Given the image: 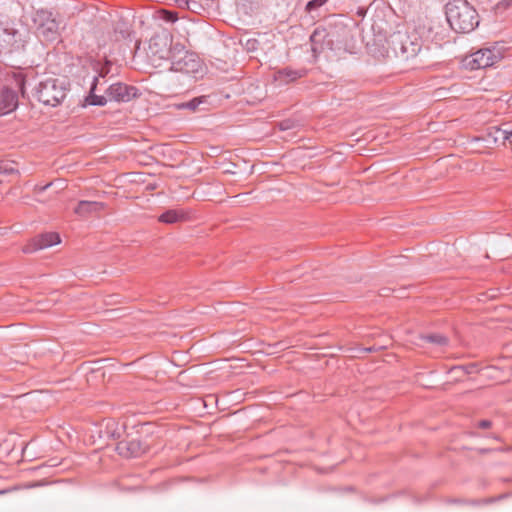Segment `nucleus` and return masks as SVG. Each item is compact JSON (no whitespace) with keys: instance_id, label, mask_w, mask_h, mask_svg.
<instances>
[{"instance_id":"9","label":"nucleus","mask_w":512,"mask_h":512,"mask_svg":"<svg viewBox=\"0 0 512 512\" xmlns=\"http://www.w3.org/2000/svg\"><path fill=\"white\" fill-rule=\"evenodd\" d=\"M104 209V204L97 201H80L74 209V213L80 217H88Z\"/></svg>"},{"instance_id":"4","label":"nucleus","mask_w":512,"mask_h":512,"mask_svg":"<svg viewBox=\"0 0 512 512\" xmlns=\"http://www.w3.org/2000/svg\"><path fill=\"white\" fill-rule=\"evenodd\" d=\"M502 58L501 52L495 47H487L477 50L466 57L467 66L470 69H482L490 67Z\"/></svg>"},{"instance_id":"11","label":"nucleus","mask_w":512,"mask_h":512,"mask_svg":"<svg viewBox=\"0 0 512 512\" xmlns=\"http://www.w3.org/2000/svg\"><path fill=\"white\" fill-rule=\"evenodd\" d=\"M188 219V213L183 209H170L162 213L158 220L166 224L184 222Z\"/></svg>"},{"instance_id":"14","label":"nucleus","mask_w":512,"mask_h":512,"mask_svg":"<svg viewBox=\"0 0 512 512\" xmlns=\"http://www.w3.org/2000/svg\"><path fill=\"white\" fill-rule=\"evenodd\" d=\"M98 84V78H95L94 79V82L92 84V87H91V91H90V94L89 96L87 97V101L89 102V104L91 105H99V106H103L107 103V99L105 96H99V95H95L94 94V90L96 88Z\"/></svg>"},{"instance_id":"7","label":"nucleus","mask_w":512,"mask_h":512,"mask_svg":"<svg viewBox=\"0 0 512 512\" xmlns=\"http://www.w3.org/2000/svg\"><path fill=\"white\" fill-rule=\"evenodd\" d=\"M138 89L121 82L114 83L107 89L110 99L118 102H128L137 96Z\"/></svg>"},{"instance_id":"15","label":"nucleus","mask_w":512,"mask_h":512,"mask_svg":"<svg viewBox=\"0 0 512 512\" xmlns=\"http://www.w3.org/2000/svg\"><path fill=\"white\" fill-rule=\"evenodd\" d=\"M205 102V97H196L188 102H184L177 105L178 109H188L192 112H195L200 104Z\"/></svg>"},{"instance_id":"1","label":"nucleus","mask_w":512,"mask_h":512,"mask_svg":"<svg viewBox=\"0 0 512 512\" xmlns=\"http://www.w3.org/2000/svg\"><path fill=\"white\" fill-rule=\"evenodd\" d=\"M450 27L457 33H470L479 25V15L467 0H451L445 6Z\"/></svg>"},{"instance_id":"3","label":"nucleus","mask_w":512,"mask_h":512,"mask_svg":"<svg viewBox=\"0 0 512 512\" xmlns=\"http://www.w3.org/2000/svg\"><path fill=\"white\" fill-rule=\"evenodd\" d=\"M389 43L396 54L405 60L414 58L422 47L421 39L416 33L397 31L390 36Z\"/></svg>"},{"instance_id":"5","label":"nucleus","mask_w":512,"mask_h":512,"mask_svg":"<svg viewBox=\"0 0 512 512\" xmlns=\"http://www.w3.org/2000/svg\"><path fill=\"white\" fill-rule=\"evenodd\" d=\"M38 19L41 22L36 29L37 37L42 42L55 41L59 35V24L55 19L51 18V13L41 12L38 14Z\"/></svg>"},{"instance_id":"6","label":"nucleus","mask_w":512,"mask_h":512,"mask_svg":"<svg viewBox=\"0 0 512 512\" xmlns=\"http://www.w3.org/2000/svg\"><path fill=\"white\" fill-rule=\"evenodd\" d=\"M61 242L60 235L56 232H46L31 239L22 247V251L25 254L34 253L38 250H42Z\"/></svg>"},{"instance_id":"17","label":"nucleus","mask_w":512,"mask_h":512,"mask_svg":"<svg viewBox=\"0 0 512 512\" xmlns=\"http://www.w3.org/2000/svg\"><path fill=\"white\" fill-rule=\"evenodd\" d=\"M0 174H18V170L12 162H0Z\"/></svg>"},{"instance_id":"8","label":"nucleus","mask_w":512,"mask_h":512,"mask_svg":"<svg viewBox=\"0 0 512 512\" xmlns=\"http://www.w3.org/2000/svg\"><path fill=\"white\" fill-rule=\"evenodd\" d=\"M18 106V94L10 88H0V115L13 112Z\"/></svg>"},{"instance_id":"13","label":"nucleus","mask_w":512,"mask_h":512,"mask_svg":"<svg viewBox=\"0 0 512 512\" xmlns=\"http://www.w3.org/2000/svg\"><path fill=\"white\" fill-rule=\"evenodd\" d=\"M112 63L106 60L104 63L96 62L93 65V70L97 73L95 78H105L111 72Z\"/></svg>"},{"instance_id":"16","label":"nucleus","mask_w":512,"mask_h":512,"mask_svg":"<svg viewBox=\"0 0 512 512\" xmlns=\"http://www.w3.org/2000/svg\"><path fill=\"white\" fill-rule=\"evenodd\" d=\"M159 18L165 22L174 23L178 19V15L174 11L160 10L158 11Z\"/></svg>"},{"instance_id":"26","label":"nucleus","mask_w":512,"mask_h":512,"mask_svg":"<svg viewBox=\"0 0 512 512\" xmlns=\"http://www.w3.org/2000/svg\"><path fill=\"white\" fill-rule=\"evenodd\" d=\"M160 57H161V58H164V57H166V55H165L164 53H162V54L160 55Z\"/></svg>"},{"instance_id":"2","label":"nucleus","mask_w":512,"mask_h":512,"mask_svg":"<svg viewBox=\"0 0 512 512\" xmlns=\"http://www.w3.org/2000/svg\"><path fill=\"white\" fill-rule=\"evenodd\" d=\"M67 86L64 80L48 77L42 80L35 87L37 99L44 105L55 107L60 104L66 96Z\"/></svg>"},{"instance_id":"22","label":"nucleus","mask_w":512,"mask_h":512,"mask_svg":"<svg viewBox=\"0 0 512 512\" xmlns=\"http://www.w3.org/2000/svg\"><path fill=\"white\" fill-rule=\"evenodd\" d=\"M478 427L481 429H488L491 427V421L489 420H481L478 423Z\"/></svg>"},{"instance_id":"19","label":"nucleus","mask_w":512,"mask_h":512,"mask_svg":"<svg viewBox=\"0 0 512 512\" xmlns=\"http://www.w3.org/2000/svg\"><path fill=\"white\" fill-rule=\"evenodd\" d=\"M327 1L328 0H310L306 5V11L311 12L326 4Z\"/></svg>"},{"instance_id":"18","label":"nucleus","mask_w":512,"mask_h":512,"mask_svg":"<svg viewBox=\"0 0 512 512\" xmlns=\"http://www.w3.org/2000/svg\"><path fill=\"white\" fill-rule=\"evenodd\" d=\"M426 339L429 342L435 343L440 346H445L448 343V339L445 336L440 335V334L428 335V336H426Z\"/></svg>"},{"instance_id":"25","label":"nucleus","mask_w":512,"mask_h":512,"mask_svg":"<svg viewBox=\"0 0 512 512\" xmlns=\"http://www.w3.org/2000/svg\"><path fill=\"white\" fill-rule=\"evenodd\" d=\"M281 128L282 129H289V125H287L285 122L281 123Z\"/></svg>"},{"instance_id":"12","label":"nucleus","mask_w":512,"mask_h":512,"mask_svg":"<svg viewBox=\"0 0 512 512\" xmlns=\"http://www.w3.org/2000/svg\"><path fill=\"white\" fill-rule=\"evenodd\" d=\"M120 455L124 457H137L141 453V446L138 441L120 442L117 446Z\"/></svg>"},{"instance_id":"20","label":"nucleus","mask_w":512,"mask_h":512,"mask_svg":"<svg viewBox=\"0 0 512 512\" xmlns=\"http://www.w3.org/2000/svg\"><path fill=\"white\" fill-rule=\"evenodd\" d=\"M500 131L503 134L505 140L512 138V128L504 125V128H501Z\"/></svg>"},{"instance_id":"23","label":"nucleus","mask_w":512,"mask_h":512,"mask_svg":"<svg viewBox=\"0 0 512 512\" xmlns=\"http://www.w3.org/2000/svg\"><path fill=\"white\" fill-rule=\"evenodd\" d=\"M317 35H318V32H317V31H315V32L312 34V36H311V41H312V42H314V41H315V38L317 37Z\"/></svg>"},{"instance_id":"21","label":"nucleus","mask_w":512,"mask_h":512,"mask_svg":"<svg viewBox=\"0 0 512 512\" xmlns=\"http://www.w3.org/2000/svg\"><path fill=\"white\" fill-rule=\"evenodd\" d=\"M176 3L181 8H187L189 10H192L191 4H190V0H176Z\"/></svg>"},{"instance_id":"24","label":"nucleus","mask_w":512,"mask_h":512,"mask_svg":"<svg viewBox=\"0 0 512 512\" xmlns=\"http://www.w3.org/2000/svg\"><path fill=\"white\" fill-rule=\"evenodd\" d=\"M503 3L506 5V6H510L512 4V0H503Z\"/></svg>"},{"instance_id":"10","label":"nucleus","mask_w":512,"mask_h":512,"mask_svg":"<svg viewBox=\"0 0 512 512\" xmlns=\"http://www.w3.org/2000/svg\"><path fill=\"white\" fill-rule=\"evenodd\" d=\"M305 75H306L305 69L295 70L290 67H286V68L276 71L274 78L276 81H279L282 83H289V82L295 81L299 78H302Z\"/></svg>"}]
</instances>
